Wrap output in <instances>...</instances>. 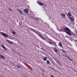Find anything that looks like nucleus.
Returning <instances> with one entry per match:
<instances>
[{
  "label": "nucleus",
  "instance_id": "obj_4",
  "mask_svg": "<svg viewBox=\"0 0 77 77\" xmlns=\"http://www.w3.org/2000/svg\"><path fill=\"white\" fill-rule=\"evenodd\" d=\"M23 12H25L26 14H28L29 13V10L25 9H23Z\"/></svg>",
  "mask_w": 77,
  "mask_h": 77
},
{
  "label": "nucleus",
  "instance_id": "obj_22",
  "mask_svg": "<svg viewBox=\"0 0 77 77\" xmlns=\"http://www.w3.org/2000/svg\"><path fill=\"white\" fill-rule=\"evenodd\" d=\"M17 67L18 68H21V66H20L18 65H17Z\"/></svg>",
  "mask_w": 77,
  "mask_h": 77
},
{
  "label": "nucleus",
  "instance_id": "obj_3",
  "mask_svg": "<svg viewBox=\"0 0 77 77\" xmlns=\"http://www.w3.org/2000/svg\"><path fill=\"white\" fill-rule=\"evenodd\" d=\"M49 44H51V45H56V43L54 42L53 41H52L51 42H49Z\"/></svg>",
  "mask_w": 77,
  "mask_h": 77
},
{
  "label": "nucleus",
  "instance_id": "obj_6",
  "mask_svg": "<svg viewBox=\"0 0 77 77\" xmlns=\"http://www.w3.org/2000/svg\"><path fill=\"white\" fill-rule=\"evenodd\" d=\"M2 47V48H3V49H4V50H6V51H7V50H8V49H7V48H6V47H5V46H4L3 45H1Z\"/></svg>",
  "mask_w": 77,
  "mask_h": 77
},
{
  "label": "nucleus",
  "instance_id": "obj_7",
  "mask_svg": "<svg viewBox=\"0 0 77 77\" xmlns=\"http://www.w3.org/2000/svg\"><path fill=\"white\" fill-rule=\"evenodd\" d=\"M69 18H70L72 22H74V18L70 17H69Z\"/></svg>",
  "mask_w": 77,
  "mask_h": 77
},
{
  "label": "nucleus",
  "instance_id": "obj_2",
  "mask_svg": "<svg viewBox=\"0 0 77 77\" xmlns=\"http://www.w3.org/2000/svg\"><path fill=\"white\" fill-rule=\"evenodd\" d=\"M1 34L2 35H3V36L5 37V38H8V35L4 32H2Z\"/></svg>",
  "mask_w": 77,
  "mask_h": 77
},
{
  "label": "nucleus",
  "instance_id": "obj_10",
  "mask_svg": "<svg viewBox=\"0 0 77 77\" xmlns=\"http://www.w3.org/2000/svg\"><path fill=\"white\" fill-rule=\"evenodd\" d=\"M39 36L42 39H43L44 40H45V39L44 38V37L43 36H42V35L41 34H39Z\"/></svg>",
  "mask_w": 77,
  "mask_h": 77
},
{
  "label": "nucleus",
  "instance_id": "obj_8",
  "mask_svg": "<svg viewBox=\"0 0 77 77\" xmlns=\"http://www.w3.org/2000/svg\"><path fill=\"white\" fill-rule=\"evenodd\" d=\"M39 36L42 39H43L44 40H45V39L44 38V37L43 36H42V35L41 34H39Z\"/></svg>",
  "mask_w": 77,
  "mask_h": 77
},
{
  "label": "nucleus",
  "instance_id": "obj_18",
  "mask_svg": "<svg viewBox=\"0 0 77 77\" xmlns=\"http://www.w3.org/2000/svg\"><path fill=\"white\" fill-rule=\"evenodd\" d=\"M58 45L60 47H62V44L60 42H59L58 44Z\"/></svg>",
  "mask_w": 77,
  "mask_h": 77
},
{
  "label": "nucleus",
  "instance_id": "obj_1",
  "mask_svg": "<svg viewBox=\"0 0 77 77\" xmlns=\"http://www.w3.org/2000/svg\"><path fill=\"white\" fill-rule=\"evenodd\" d=\"M64 30L66 33H67V34L69 35V36H72V34L70 33H71V30L68 28L67 27H65L64 28Z\"/></svg>",
  "mask_w": 77,
  "mask_h": 77
},
{
  "label": "nucleus",
  "instance_id": "obj_15",
  "mask_svg": "<svg viewBox=\"0 0 77 77\" xmlns=\"http://www.w3.org/2000/svg\"><path fill=\"white\" fill-rule=\"evenodd\" d=\"M66 57H67L68 59H69V60H70L71 62H73V60H72V59H71V58L69 57L68 56H67Z\"/></svg>",
  "mask_w": 77,
  "mask_h": 77
},
{
  "label": "nucleus",
  "instance_id": "obj_26",
  "mask_svg": "<svg viewBox=\"0 0 77 77\" xmlns=\"http://www.w3.org/2000/svg\"><path fill=\"white\" fill-rule=\"evenodd\" d=\"M42 50H44V49H43V48H42Z\"/></svg>",
  "mask_w": 77,
  "mask_h": 77
},
{
  "label": "nucleus",
  "instance_id": "obj_25",
  "mask_svg": "<svg viewBox=\"0 0 77 77\" xmlns=\"http://www.w3.org/2000/svg\"><path fill=\"white\" fill-rule=\"evenodd\" d=\"M19 25H22V23L21 22H19Z\"/></svg>",
  "mask_w": 77,
  "mask_h": 77
},
{
  "label": "nucleus",
  "instance_id": "obj_21",
  "mask_svg": "<svg viewBox=\"0 0 77 77\" xmlns=\"http://www.w3.org/2000/svg\"><path fill=\"white\" fill-rule=\"evenodd\" d=\"M12 33L13 34V35H16V33H15V32H14V31H13L12 32Z\"/></svg>",
  "mask_w": 77,
  "mask_h": 77
},
{
  "label": "nucleus",
  "instance_id": "obj_13",
  "mask_svg": "<svg viewBox=\"0 0 77 77\" xmlns=\"http://www.w3.org/2000/svg\"><path fill=\"white\" fill-rule=\"evenodd\" d=\"M61 15L62 17H66V15L64 13L61 14Z\"/></svg>",
  "mask_w": 77,
  "mask_h": 77
},
{
  "label": "nucleus",
  "instance_id": "obj_12",
  "mask_svg": "<svg viewBox=\"0 0 77 77\" xmlns=\"http://www.w3.org/2000/svg\"><path fill=\"white\" fill-rule=\"evenodd\" d=\"M0 58H1V59H5V57L2 55L0 54Z\"/></svg>",
  "mask_w": 77,
  "mask_h": 77
},
{
  "label": "nucleus",
  "instance_id": "obj_27",
  "mask_svg": "<svg viewBox=\"0 0 77 77\" xmlns=\"http://www.w3.org/2000/svg\"><path fill=\"white\" fill-rule=\"evenodd\" d=\"M76 34L77 35V32H76Z\"/></svg>",
  "mask_w": 77,
  "mask_h": 77
},
{
  "label": "nucleus",
  "instance_id": "obj_14",
  "mask_svg": "<svg viewBox=\"0 0 77 77\" xmlns=\"http://www.w3.org/2000/svg\"><path fill=\"white\" fill-rule=\"evenodd\" d=\"M17 11H18V12H19V13H20V14H23V11H22L19 9H18Z\"/></svg>",
  "mask_w": 77,
  "mask_h": 77
},
{
  "label": "nucleus",
  "instance_id": "obj_20",
  "mask_svg": "<svg viewBox=\"0 0 77 77\" xmlns=\"http://www.w3.org/2000/svg\"><path fill=\"white\" fill-rule=\"evenodd\" d=\"M61 50L62 51L63 53H66V51H65L63 50V49H61Z\"/></svg>",
  "mask_w": 77,
  "mask_h": 77
},
{
  "label": "nucleus",
  "instance_id": "obj_19",
  "mask_svg": "<svg viewBox=\"0 0 77 77\" xmlns=\"http://www.w3.org/2000/svg\"><path fill=\"white\" fill-rule=\"evenodd\" d=\"M68 15L69 17H71V14L69 12H68Z\"/></svg>",
  "mask_w": 77,
  "mask_h": 77
},
{
  "label": "nucleus",
  "instance_id": "obj_9",
  "mask_svg": "<svg viewBox=\"0 0 77 77\" xmlns=\"http://www.w3.org/2000/svg\"><path fill=\"white\" fill-rule=\"evenodd\" d=\"M39 36L42 39H43L44 40H45V39L44 38V37L43 36H42V35L41 34H39Z\"/></svg>",
  "mask_w": 77,
  "mask_h": 77
},
{
  "label": "nucleus",
  "instance_id": "obj_24",
  "mask_svg": "<svg viewBox=\"0 0 77 77\" xmlns=\"http://www.w3.org/2000/svg\"><path fill=\"white\" fill-rule=\"evenodd\" d=\"M46 62L47 63H48V64H49V63H50V61H49L48 60H47L46 61Z\"/></svg>",
  "mask_w": 77,
  "mask_h": 77
},
{
  "label": "nucleus",
  "instance_id": "obj_5",
  "mask_svg": "<svg viewBox=\"0 0 77 77\" xmlns=\"http://www.w3.org/2000/svg\"><path fill=\"white\" fill-rule=\"evenodd\" d=\"M53 49L55 53H57L58 52V50L57 49V48H53Z\"/></svg>",
  "mask_w": 77,
  "mask_h": 77
},
{
  "label": "nucleus",
  "instance_id": "obj_23",
  "mask_svg": "<svg viewBox=\"0 0 77 77\" xmlns=\"http://www.w3.org/2000/svg\"><path fill=\"white\" fill-rule=\"evenodd\" d=\"M8 10H9V11H13L12 10V9L10 8H9L8 9Z\"/></svg>",
  "mask_w": 77,
  "mask_h": 77
},
{
  "label": "nucleus",
  "instance_id": "obj_16",
  "mask_svg": "<svg viewBox=\"0 0 77 77\" xmlns=\"http://www.w3.org/2000/svg\"><path fill=\"white\" fill-rule=\"evenodd\" d=\"M38 5H40L41 6H43V5H44L43 3L40 2H38Z\"/></svg>",
  "mask_w": 77,
  "mask_h": 77
},
{
  "label": "nucleus",
  "instance_id": "obj_11",
  "mask_svg": "<svg viewBox=\"0 0 77 77\" xmlns=\"http://www.w3.org/2000/svg\"><path fill=\"white\" fill-rule=\"evenodd\" d=\"M6 41H7V42H8V43H9V44H13V42H11V41L8 40H7Z\"/></svg>",
  "mask_w": 77,
  "mask_h": 77
},
{
  "label": "nucleus",
  "instance_id": "obj_17",
  "mask_svg": "<svg viewBox=\"0 0 77 77\" xmlns=\"http://www.w3.org/2000/svg\"><path fill=\"white\" fill-rule=\"evenodd\" d=\"M43 59L45 61H46L47 60V57H44V58H43Z\"/></svg>",
  "mask_w": 77,
  "mask_h": 77
}]
</instances>
